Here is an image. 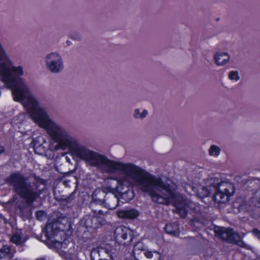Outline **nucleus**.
I'll return each instance as SVG.
<instances>
[{
	"label": "nucleus",
	"instance_id": "obj_1",
	"mask_svg": "<svg viewBox=\"0 0 260 260\" xmlns=\"http://www.w3.org/2000/svg\"><path fill=\"white\" fill-rule=\"evenodd\" d=\"M34 181H28V178L20 172L11 174L6 179V183L12 190L29 205H31L40 197L41 193L39 189V184H43L44 180L35 174L32 175Z\"/></svg>",
	"mask_w": 260,
	"mask_h": 260
},
{
	"label": "nucleus",
	"instance_id": "obj_2",
	"mask_svg": "<svg viewBox=\"0 0 260 260\" xmlns=\"http://www.w3.org/2000/svg\"><path fill=\"white\" fill-rule=\"evenodd\" d=\"M189 187L201 198L208 197L214 192V200L219 203H224L228 201L229 197L232 196L235 191L232 183L227 181L218 182V180L215 179L208 186H200L198 189L194 187Z\"/></svg>",
	"mask_w": 260,
	"mask_h": 260
},
{
	"label": "nucleus",
	"instance_id": "obj_3",
	"mask_svg": "<svg viewBox=\"0 0 260 260\" xmlns=\"http://www.w3.org/2000/svg\"><path fill=\"white\" fill-rule=\"evenodd\" d=\"M57 216L56 218L53 219L48 223L45 229L42 231V235L51 242L54 241V236L57 233L65 230L66 225L70 226L68 218L61 214L60 216L57 215Z\"/></svg>",
	"mask_w": 260,
	"mask_h": 260
},
{
	"label": "nucleus",
	"instance_id": "obj_4",
	"mask_svg": "<svg viewBox=\"0 0 260 260\" xmlns=\"http://www.w3.org/2000/svg\"><path fill=\"white\" fill-rule=\"evenodd\" d=\"M46 69L53 74H59L64 69V59L57 51H53L45 55L44 58Z\"/></svg>",
	"mask_w": 260,
	"mask_h": 260
},
{
	"label": "nucleus",
	"instance_id": "obj_5",
	"mask_svg": "<svg viewBox=\"0 0 260 260\" xmlns=\"http://www.w3.org/2000/svg\"><path fill=\"white\" fill-rule=\"evenodd\" d=\"M215 232L223 240L226 241L229 243H235L242 247L248 248V246L243 241L239 234L232 229L218 227L215 230Z\"/></svg>",
	"mask_w": 260,
	"mask_h": 260
},
{
	"label": "nucleus",
	"instance_id": "obj_6",
	"mask_svg": "<svg viewBox=\"0 0 260 260\" xmlns=\"http://www.w3.org/2000/svg\"><path fill=\"white\" fill-rule=\"evenodd\" d=\"M116 240L122 244H127L132 240V232L125 226H119L114 231Z\"/></svg>",
	"mask_w": 260,
	"mask_h": 260
},
{
	"label": "nucleus",
	"instance_id": "obj_7",
	"mask_svg": "<svg viewBox=\"0 0 260 260\" xmlns=\"http://www.w3.org/2000/svg\"><path fill=\"white\" fill-rule=\"evenodd\" d=\"M116 240L122 244H127L132 240V232L125 226H119L114 231Z\"/></svg>",
	"mask_w": 260,
	"mask_h": 260
},
{
	"label": "nucleus",
	"instance_id": "obj_8",
	"mask_svg": "<svg viewBox=\"0 0 260 260\" xmlns=\"http://www.w3.org/2000/svg\"><path fill=\"white\" fill-rule=\"evenodd\" d=\"M81 224L86 228L97 229L106 223V220L101 217L86 215L80 221Z\"/></svg>",
	"mask_w": 260,
	"mask_h": 260
},
{
	"label": "nucleus",
	"instance_id": "obj_9",
	"mask_svg": "<svg viewBox=\"0 0 260 260\" xmlns=\"http://www.w3.org/2000/svg\"><path fill=\"white\" fill-rule=\"evenodd\" d=\"M118 204V196L113 192H109L105 196V200L102 205L109 210H113L117 207Z\"/></svg>",
	"mask_w": 260,
	"mask_h": 260
},
{
	"label": "nucleus",
	"instance_id": "obj_10",
	"mask_svg": "<svg viewBox=\"0 0 260 260\" xmlns=\"http://www.w3.org/2000/svg\"><path fill=\"white\" fill-rule=\"evenodd\" d=\"M107 193L101 190H95L92 195V202L90 208H94L96 205H103L105 200V196Z\"/></svg>",
	"mask_w": 260,
	"mask_h": 260
},
{
	"label": "nucleus",
	"instance_id": "obj_11",
	"mask_svg": "<svg viewBox=\"0 0 260 260\" xmlns=\"http://www.w3.org/2000/svg\"><path fill=\"white\" fill-rule=\"evenodd\" d=\"M213 58L217 66H221L229 62L230 57L228 53L221 52L215 53Z\"/></svg>",
	"mask_w": 260,
	"mask_h": 260
},
{
	"label": "nucleus",
	"instance_id": "obj_12",
	"mask_svg": "<svg viewBox=\"0 0 260 260\" xmlns=\"http://www.w3.org/2000/svg\"><path fill=\"white\" fill-rule=\"evenodd\" d=\"M117 215L120 218L131 219L137 217L139 215V213L137 210L132 209L130 210L118 211Z\"/></svg>",
	"mask_w": 260,
	"mask_h": 260
},
{
	"label": "nucleus",
	"instance_id": "obj_13",
	"mask_svg": "<svg viewBox=\"0 0 260 260\" xmlns=\"http://www.w3.org/2000/svg\"><path fill=\"white\" fill-rule=\"evenodd\" d=\"M165 230L167 233L174 236H178L180 233L179 226L175 223L167 224Z\"/></svg>",
	"mask_w": 260,
	"mask_h": 260
},
{
	"label": "nucleus",
	"instance_id": "obj_14",
	"mask_svg": "<svg viewBox=\"0 0 260 260\" xmlns=\"http://www.w3.org/2000/svg\"><path fill=\"white\" fill-rule=\"evenodd\" d=\"M148 114V111L143 109L142 111L139 108L134 109L133 112V117L135 119L143 120L147 117Z\"/></svg>",
	"mask_w": 260,
	"mask_h": 260
},
{
	"label": "nucleus",
	"instance_id": "obj_15",
	"mask_svg": "<svg viewBox=\"0 0 260 260\" xmlns=\"http://www.w3.org/2000/svg\"><path fill=\"white\" fill-rule=\"evenodd\" d=\"M10 241L17 245L22 246L25 241L22 239V234L21 232H18L14 234L11 238Z\"/></svg>",
	"mask_w": 260,
	"mask_h": 260
},
{
	"label": "nucleus",
	"instance_id": "obj_16",
	"mask_svg": "<svg viewBox=\"0 0 260 260\" xmlns=\"http://www.w3.org/2000/svg\"><path fill=\"white\" fill-rule=\"evenodd\" d=\"M8 256L9 258L13 257V254L10 253V247L9 246L6 245L0 249V259Z\"/></svg>",
	"mask_w": 260,
	"mask_h": 260
},
{
	"label": "nucleus",
	"instance_id": "obj_17",
	"mask_svg": "<svg viewBox=\"0 0 260 260\" xmlns=\"http://www.w3.org/2000/svg\"><path fill=\"white\" fill-rule=\"evenodd\" d=\"M221 151L219 147L215 145H212L209 149V155L211 156H218Z\"/></svg>",
	"mask_w": 260,
	"mask_h": 260
},
{
	"label": "nucleus",
	"instance_id": "obj_18",
	"mask_svg": "<svg viewBox=\"0 0 260 260\" xmlns=\"http://www.w3.org/2000/svg\"><path fill=\"white\" fill-rule=\"evenodd\" d=\"M228 78L230 80L238 81L240 79L239 72L238 71H232L229 73Z\"/></svg>",
	"mask_w": 260,
	"mask_h": 260
},
{
	"label": "nucleus",
	"instance_id": "obj_19",
	"mask_svg": "<svg viewBox=\"0 0 260 260\" xmlns=\"http://www.w3.org/2000/svg\"><path fill=\"white\" fill-rule=\"evenodd\" d=\"M253 205L255 206H260V190L254 192L252 198Z\"/></svg>",
	"mask_w": 260,
	"mask_h": 260
},
{
	"label": "nucleus",
	"instance_id": "obj_20",
	"mask_svg": "<svg viewBox=\"0 0 260 260\" xmlns=\"http://www.w3.org/2000/svg\"><path fill=\"white\" fill-rule=\"evenodd\" d=\"M45 241L47 243H50L52 245H54L56 247H60V248H65L66 247V242L64 241L63 242H60L59 241H57L55 240L54 238V241L53 242H51V241H49L48 239H47L46 238H45Z\"/></svg>",
	"mask_w": 260,
	"mask_h": 260
},
{
	"label": "nucleus",
	"instance_id": "obj_21",
	"mask_svg": "<svg viewBox=\"0 0 260 260\" xmlns=\"http://www.w3.org/2000/svg\"><path fill=\"white\" fill-rule=\"evenodd\" d=\"M145 250L143 243L142 242H138L134 246L133 253L135 254L139 251H145Z\"/></svg>",
	"mask_w": 260,
	"mask_h": 260
},
{
	"label": "nucleus",
	"instance_id": "obj_22",
	"mask_svg": "<svg viewBox=\"0 0 260 260\" xmlns=\"http://www.w3.org/2000/svg\"><path fill=\"white\" fill-rule=\"evenodd\" d=\"M34 149L35 153L39 154H43L45 151V148L42 145H37L35 144Z\"/></svg>",
	"mask_w": 260,
	"mask_h": 260
},
{
	"label": "nucleus",
	"instance_id": "obj_23",
	"mask_svg": "<svg viewBox=\"0 0 260 260\" xmlns=\"http://www.w3.org/2000/svg\"><path fill=\"white\" fill-rule=\"evenodd\" d=\"M46 216L45 212L43 211H39L36 212V218L38 220L42 221L44 220Z\"/></svg>",
	"mask_w": 260,
	"mask_h": 260
},
{
	"label": "nucleus",
	"instance_id": "obj_24",
	"mask_svg": "<svg viewBox=\"0 0 260 260\" xmlns=\"http://www.w3.org/2000/svg\"><path fill=\"white\" fill-rule=\"evenodd\" d=\"M70 38L76 41H80L82 39V35L77 32H73L70 36Z\"/></svg>",
	"mask_w": 260,
	"mask_h": 260
},
{
	"label": "nucleus",
	"instance_id": "obj_25",
	"mask_svg": "<svg viewBox=\"0 0 260 260\" xmlns=\"http://www.w3.org/2000/svg\"><path fill=\"white\" fill-rule=\"evenodd\" d=\"M94 214L96 216L100 217V216H104L105 215L107 214V212H104L101 210H96L95 209V207L93 209H91Z\"/></svg>",
	"mask_w": 260,
	"mask_h": 260
},
{
	"label": "nucleus",
	"instance_id": "obj_26",
	"mask_svg": "<svg viewBox=\"0 0 260 260\" xmlns=\"http://www.w3.org/2000/svg\"><path fill=\"white\" fill-rule=\"evenodd\" d=\"M153 252L157 253L156 251H153ZM144 255L147 258H151L153 256L152 251H149L148 250H145L144 252Z\"/></svg>",
	"mask_w": 260,
	"mask_h": 260
},
{
	"label": "nucleus",
	"instance_id": "obj_27",
	"mask_svg": "<svg viewBox=\"0 0 260 260\" xmlns=\"http://www.w3.org/2000/svg\"><path fill=\"white\" fill-rule=\"evenodd\" d=\"M252 232L253 234L257 237L258 239L260 240V230L257 229H253Z\"/></svg>",
	"mask_w": 260,
	"mask_h": 260
},
{
	"label": "nucleus",
	"instance_id": "obj_28",
	"mask_svg": "<svg viewBox=\"0 0 260 260\" xmlns=\"http://www.w3.org/2000/svg\"><path fill=\"white\" fill-rule=\"evenodd\" d=\"M5 148L4 146L0 143V155L4 153Z\"/></svg>",
	"mask_w": 260,
	"mask_h": 260
},
{
	"label": "nucleus",
	"instance_id": "obj_29",
	"mask_svg": "<svg viewBox=\"0 0 260 260\" xmlns=\"http://www.w3.org/2000/svg\"><path fill=\"white\" fill-rule=\"evenodd\" d=\"M184 239L186 240L190 241L194 240V239L192 237H185V238H184Z\"/></svg>",
	"mask_w": 260,
	"mask_h": 260
},
{
	"label": "nucleus",
	"instance_id": "obj_30",
	"mask_svg": "<svg viewBox=\"0 0 260 260\" xmlns=\"http://www.w3.org/2000/svg\"><path fill=\"white\" fill-rule=\"evenodd\" d=\"M246 205H243V204H242V205H240V208L242 209H246L247 208L246 207H245Z\"/></svg>",
	"mask_w": 260,
	"mask_h": 260
},
{
	"label": "nucleus",
	"instance_id": "obj_31",
	"mask_svg": "<svg viewBox=\"0 0 260 260\" xmlns=\"http://www.w3.org/2000/svg\"><path fill=\"white\" fill-rule=\"evenodd\" d=\"M64 158L67 162H68L69 163L70 162V159L68 156H66Z\"/></svg>",
	"mask_w": 260,
	"mask_h": 260
},
{
	"label": "nucleus",
	"instance_id": "obj_32",
	"mask_svg": "<svg viewBox=\"0 0 260 260\" xmlns=\"http://www.w3.org/2000/svg\"><path fill=\"white\" fill-rule=\"evenodd\" d=\"M36 260H45L44 258H38Z\"/></svg>",
	"mask_w": 260,
	"mask_h": 260
},
{
	"label": "nucleus",
	"instance_id": "obj_33",
	"mask_svg": "<svg viewBox=\"0 0 260 260\" xmlns=\"http://www.w3.org/2000/svg\"><path fill=\"white\" fill-rule=\"evenodd\" d=\"M66 183H68V181H67V180H64V181H63V183H64V184H66Z\"/></svg>",
	"mask_w": 260,
	"mask_h": 260
}]
</instances>
